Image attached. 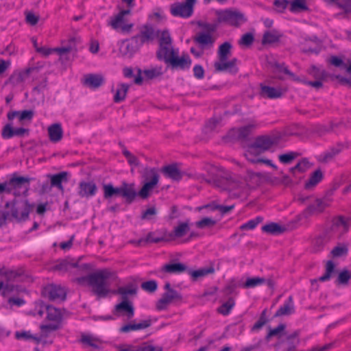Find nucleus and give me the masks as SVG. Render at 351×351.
Returning <instances> with one entry per match:
<instances>
[{
	"label": "nucleus",
	"mask_w": 351,
	"mask_h": 351,
	"mask_svg": "<svg viewBox=\"0 0 351 351\" xmlns=\"http://www.w3.org/2000/svg\"><path fill=\"white\" fill-rule=\"evenodd\" d=\"M145 182L138 195L142 199L149 197L152 190L157 186L159 181V175L154 168L146 169L144 173Z\"/></svg>",
	"instance_id": "nucleus-7"
},
{
	"label": "nucleus",
	"mask_w": 351,
	"mask_h": 351,
	"mask_svg": "<svg viewBox=\"0 0 351 351\" xmlns=\"http://www.w3.org/2000/svg\"><path fill=\"white\" fill-rule=\"evenodd\" d=\"M17 289L16 287L11 284V283H3L0 281V293L6 296L9 295L10 293H12L14 291H16Z\"/></svg>",
	"instance_id": "nucleus-52"
},
{
	"label": "nucleus",
	"mask_w": 351,
	"mask_h": 351,
	"mask_svg": "<svg viewBox=\"0 0 351 351\" xmlns=\"http://www.w3.org/2000/svg\"><path fill=\"white\" fill-rule=\"evenodd\" d=\"M71 47H60L50 49L45 47L37 48V51L44 56H48L53 51H56L60 56V59L63 60L67 58V54L71 51Z\"/></svg>",
	"instance_id": "nucleus-25"
},
{
	"label": "nucleus",
	"mask_w": 351,
	"mask_h": 351,
	"mask_svg": "<svg viewBox=\"0 0 351 351\" xmlns=\"http://www.w3.org/2000/svg\"><path fill=\"white\" fill-rule=\"evenodd\" d=\"M280 138L276 135L262 136L258 137L245 153V158L251 162H255L259 159V155L278 144Z\"/></svg>",
	"instance_id": "nucleus-2"
},
{
	"label": "nucleus",
	"mask_w": 351,
	"mask_h": 351,
	"mask_svg": "<svg viewBox=\"0 0 351 351\" xmlns=\"http://www.w3.org/2000/svg\"><path fill=\"white\" fill-rule=\"evenodd\" d=\"M12 125L13 124L10 123L3 127L1 132V136L3 138L8 139L14 136V128Z\"/></svg>",
	"instance_id": "nucleus-56"
},
{
	"label": "nucleus",
	"mask_w": 351,
	"mask_h": 351,
	"mask_svg": "<svg viewBox=\"0 0 351 351\" xmlns=\"http://www.w3.org/2000/svg\"><path fill=\"white\" fill-rule=\"evenodd\" d=\"M199 27L202 29L196 34L195 42L202 48L212 47L216 39L213 35L215 26L207 23H199Z\"/></svg>",
	"instance_id": "nucleus-6"
},
{
	"label": "nucleus",
	"mask_w": 351,
	"mask_h": 351,
	"mask_svg": "<svg viewBox=\"0 0 351 351\" xmlns=\"http://www.w3.org/2000/svg\"><path fill=\"white\" fill-rule=\"evenodd\" d=\"M34 115L32 110L23 111H10L8 113L7 117L9 121H12L14 118H18L20 124L23 125L25 121H31Z\"/></svg>",
	"instance_id": "nucleus-19"
},
{
	"label": "nucleus",
	"mask_w": 351,
	"mask_h": 351,
	"mask_svg": "<svg viewBox=\"0 0 351 351\" xmlns=\"http://www.w3.org/2000/svg\"><path fill=\"white\" fill-rule=\"evenodd\" d=\"M270 69L273 72L275 77L282 80L285 75H291L288 69L283 65L278 62H269Z\"/></svg>",
	"instance_id": "nucleus-34"
},
{
	"label": "nucleus",
	"mask_w": 351,
	"mask_h": 351,
	"mask_svg": "<svg viewBox=\"0 0 351 351\" xmlns=\"http://www.w3.org/2000/svg\"><path fill=\"white\" fill-rule=\"evenodd\" d=\"M47 176L50 178L51 186L57 187L61 191L63 190L62 184L64 182H67L68 180V173L66 171H62L54 175H48Z\"/></svg>",
	"instance_id": "nucleus-31"
},
{
	"label": "nucleus",
	"mask_w": 351,
	"mask_h": 351,
	"mask_svg": "<svg viewBox=\"0 0 351 351\" xmlns=\"http://www.w3.org/2000/svg\"><path fill=\"white\" fill-rule=\"evenodd\" d=\"M325 3L333 7H337L344 11V14H339L338 16L345 17L346 14L351 12V0H324Z\"/></svg>",
	"instance_id": "nucleus-22"
},
{
	"label": "nucleus",
	"mask_w": 351,
	"mask_h": 351,
	"mask_svg": "<svg viewBox=\"0 0 351 351\" xmlns=\"http://www.w3.org/2000/svg\"><path fill=\"white\" fill-rule=\"evenodd\" d=\"M104 82V78L101 75L88 74L84 77V84L90 88H97Z\"/></svg>",
	"instance_id": "nucleus-27"
},
{
	"label": "nucleus",
	"mask_w": 351,
	"mask_h": 351,
	"mask_svg": "<svg viewBox=\"0 0 351 351\" xmlns=\"http://www.w3.org/2000/svg\"><path fill=\"white\" fill-rule=\"evenodd\" d=\"M306 0H293L290 3L289 10L293 13H298L308 10Z\"/></svg>",
	"instance_id": "nucleus-39"
},
{
	"label": "nucleus",
	"mask_w": 351,
	"mask_h": 351,
	"mask_svg": "<svg viewBox=\"0 0 351 351\" xmlns=\"http://www.w3.org/2000/svg\"><path fill=\"white\" fill-rule=\"evenodd\" d=\"M30 179L25 177H14L9 180L10 193L15 196L25 195L29 189Z\"/></svg>",
	"instance_id": "nucleus-10"
},
{
	"label": "nucleus",
	"mask_w": 351,
	"mask_h": 351,
	"mask_svg": "<svg viewBox=\"0 0 351 351\" xmlns=\"http://www.w3.org/2000/svg\"><path fill=\"white\" fill-rule=\"evenodd\" d=\"M137 195L134 184H127L125 182L122 184L121 195L125 197L127 201L132 202Z\"/></svg>",
	"instance_id": "nucleus-33"
},
{
	"label": "nucleus",
	"mask_w": 351,
	"mask_h": 351,
	"mask_svg": "<svg viewBox=\"0 0 351 351\" xmlns=\"http://www.w3.org/2000/svg\"><path fill=\"white\" fill-rule=\"evenodd\" d=\"M5 207L9 212V217H12L17 221H25L29 215L31 210L34 208V205L28 202L27 199H16L12 203H6Z\"/></svg>",
	"instance_id": "nucleus-4"
},
{
	"label": "nucleus",
	"mask_w": 351,
	"mask_h": 351,
	"mask_svg": "<svg viewBox=\"0 0 351 351\" xmlns=\"http://www.w3.org/2000/svg\"><path fill=\"white\" fill-rule=\"evenodd\" d=\"M234 306V301L230 298L218 308V312L223 315H228Z\"/></svg>",
	"instance_id": "nucleus-49"
},
{
	"label": "nucleus",
	"mask_w": 351,
	"mask_h": 351,
	"mask_svg": "<svg viewBox=\"0 0 351 351\" xmlns=\"http://www.w3.org/2000/svg\"><path fill=\"white\" fill-rule=\"evenodd\" d=\"M216 223V221L210 217H204L202 219L195 222V226L198 228H205L213 227Z\"/></svg>",
	"instance_id": "nucleus-51"
},
{
	"label": "nucleus",
	"mask_w": 351,
	"mask_h": 351,
	"mask_svg": "<svg viewBox=\"0 0 351 351\" xmlns=\"http://www.w3.org/2000/svg\"><path fill=\"white\" fill-rule=\"evenodd\" d=\"M223 190L232 198H245L251 191L250 184L245 180L230 178L224 180Z\"/></svg>",
	"instance_id": "nucleus-3"
},
{
	"label": "nucleus",
	"mask_w": 351,
	"mask_h": 351,
	"mask_svg": "<svg viewBox=\"0 0 351 351\" xmlns=\"http://www.w3.org/2000/svg\"><path fill=\"white\" fill-rule=\"evenodd\" d=\"M328 204L322 199H315L300 215L301 217L308 218L310 216L322 213Z\"/></svg>",
	"instance_id": "nucleus-13"
},
{
	"label": "nucleus",
	"mask_w": 351,
	"mask_h": 351,
	"mask_svg": "<svg viewBox=\"0 0 351 351\" xmlns=\"http://www.w3.org/2000/svg\"><path fill=\"white\" fill-rule=\"evenodd\" d=\"M262 230L268 234H278L283 232L285 228L279 224L272 222L263 226Z\"/></svg>",
	"instance_id": "nucleus-38"
},
{
	"label": "nucleus",
	"mask_w": 351,
	"mask_h": 351,
	"mask_svg": "<svg viewBox=\"0 0 351 351\" xmlns=\"http://www.w3.org/2000/svg\"><path fill=\"white\" fill-rule=\"evenodd\" d=\"M180 297L178 293L173 289H169L162 296V298L158 301L156 304V308L158 310L165 309L173 301L179 299Z\"/></svg>",
	"instance_id": "nucleus-18"
},
{
	"label": "nucleus",
	"mask_w": 351,
	"mask_h": 351,
	"mask_svg": "<svg viewBox=\"0 0 351 351\" xmlns=\"http://www.w3.org/2000/svg\"><path fill=\"white\" fill-rule=\"evenodd\" d=\"M254 41V36L251 33H247L242 36L239 43L241 46H249L252 44Z\"/></svg>",
	"instance_id": "nucleus-59"
},
{
	"label": "nucleus",
	"mask_w": 351,
	"mask_h": 351,
	"mask_svg": "<svg viewBox=\"0 0 351 351\" xmlns=\"http://www.w3.org/2000/svg\"><path fill=\"white\" fill-rule=\"evenodd\" d=\"M285 324H280L276 328L274 329H271L267 336V338L269 339L271 337L273 336H278L281 337L285 331Z\"/></svg>",
	"instance_id": "nucleus-57"
},
{
	"label": "nucleus",
	"mask_w": 351,
	"mask_h": 351,
	"mask_svg": "<svg viewBox=\"0 0 351 351\" xmlns=\"http://www.w3.org/2000/svg\"><path fill=\"white\" fill-rule=\"evenodd\" d=\"M348 253V248L346 246L339 245L335 247L331 252L334 257H340L346 255Z\"/></svg>",
	"instance_id": "nucleus-61"
},
{
	"label": "nucleus",
	"mask_w": 351,
	"mask_h": 351,
	"mask_svg": "<svg viewBox=\"0 0 351 351\" xmlns=\"http://www.w3.org/2000/svg\"><path fill=\"white\" fill-rule=\"evenodd\" d=\"M49 326H50V324L47 323L40 326V335L37 336L38 338H40V343L43 344L52 343L51 335L56 330H52Z\"/></svg>",
	"instance_id": "nucleus-29"
},
{
	"label": "nucleus",
	"mask_w": 351,
	"mask_h": 351,
	"mask_svg": "<svg viewBox=\"0 0 351 351\" xmlns=\"http://www.w3.org/2000/svg\"><path fill=\"white\" fill-rule=\"evenodd\" d=\"M154 38V30L151 27H145L138 35L134 37L138 39V43H144L153 40Z\"/></svg>",
	"instance_id": "nucleus-36"
},
{
	"label": "nucleus",
	"mask_w": 351,
	"mask_h": 351,
	"mask_svg": "<svg viewBox=\"0 0 351 351\" xmlns=\"http://www.w3.org/2000/svg\"><path fill=\"white\" fill-rule=\"evenodd\" d=\"M234 208V206H221V205H213V204H208L202 207H199L197 209L201 210L203 208H208L210 210H219L222 213H226L231 210Z\"/></svg>",
	"instance_id": "nucleus-50"
},
{
	"label": "nucleus",
	"mask_w": 351,
	"mask_h": 351,
	"mask_svg": "<svg viewBox=\"0 0 351 351\" xmlns=\"http://www.w3.org/2000/svg\"><path fill=\"white\" fill-rule=\"evenodd\" d=\"M237 59L234 58L230 60H228L225 64H219L218 67L215 69L217 71H228L231 73H236L237 71L236 67Z\"/></svg>",
	"instance_id": "nucleus-41"
},
{
	"label": "nucleus",
	"mask_w": 351,
	"mask_h": 351,
	"mask_svg": "<svg viewBox=\"0 0 351 351\" xmlns=\"http://www.w3.org/2000/svg\"><path fill=\"white\" fill-rule=\"evenodd\" d=\"M117 277L108 269L100 270L86 276L76 278L78 283L88 284L99 297H104L110 292V286L117 282Z\"/></svg>",
	"instance_id": "nucleus-1"
},
{
	"label": "nucleus",
	"mask_w": 351,
	"mask_h": 351,
	"mask_svg": "<svg viewBox=\"0 0 351 351\" xmlns=\"http://www.w3.org/2000/svg\"><path fill=\"white\" fill-rule=\"evenodd\" d=\"M44 312H46L47 314L46 322L50 324L49 328L52 330H57L60 326L62 317L61 310L53 306L43 304L40 306L38 313L42 316Z\"/></svg>",
	"instance_id": "nucleus-9"
},
{
	"label": "nucleus",
	"mask_w": 351,
	"mask_h": 351,
	"mask_svg": "<svg viewBox=\"0 0 351 351\" xmlns=\"http://www.w3.org/2000/svg\"><path fill=\"white\" fill-rule=\"evenodd\" d=\"M167 239H168L166 236L162 234L160 231H156L149 233L145 241L149 243H158Z\"/></svg>",
	"instance_id": "nucleus-45"
},
{
	"label": "nucleus",
	"mask_w": 351,
	"mask_h": 351,
	"mask_svg": "<svg viewBox=\"0 0 351 351\" xmlns=\"http://www.w3.org/2000/svg\"><path fill=\"white\" fill-rule=\"evenodd\" d=\"M97 191V187L93 181H82L79 183L77 195L82 198H89L94 196Z\"/></svg>",
	"instance_id": "nucleus-14"
},
{
	"label": "nucleus",
	"mask_w": 351,
	"mask_h": 351,
	"mask_svg": "<svg viewBox=\"0 0 351 351\" xmlns=\"http://www.w3.org/2000/svg\"><path fill=\"white\" fill-rule=\"evenodd\" d=\"M186 269V266L179 263L168 264L164 266V270L168 273L179 274L184 271Z\"/></svg>",
	"instance_id": "nucleus-42"
},
{
	"label": "nucleus",
	"mask_w": 351,
	"mask_h": 351,
	"mask_svg": "<svg viewBox=\"0 0 351 351\" xmlns=\"http://www.w3.org/2000/svg\"><path fill=\"white\" fill-rule=\"evenodd\" d=\"M115 310L118 314L125 315L128 319L132 318L134 314L132 304L125 300L116 305Z\"/></svg>",
	"instance_id": "nucleus-24"
},
{
	"label": "nucleus",
	"mask_w": 351,
	"mask_h": 351,
	"mask_svg": "<svg viewBox=\"0 0 351 351\" xmlns=\"http://www.w3.org/2000/svg\"><path fill=\"white\" fill-rule=\"evenodd\" d=\"M138 351H162V348L158 346L144 344L141 346H138Z\"/></svg>",
	"instance_id": "nucleus-64"
},
{
	"label": "nucleus",
	"mask_w": 351,
	"mask_h": 351,
	"mask_svg": "<svg viewBox=\"0 0 351 351\" xmlns=\"http://www.w3.org/2000/svg\"><path fill=\"white\" fill-rule=\"evenodd\" d=\"M298 153L290 152L278 156L279 160L283 164H289L298 156Z\"/></svg>",
	"instance_id": "nucleus-53"
},
{
	"label": "nucleus",
	"mask_w": 351,
	"mask_h": 351,
	"mask_svg": "<svg viewBox=\"0 0 351 351\" xmlns=\"http://www.w3.org/2000/svg\"><path fill=\"white\" fill-rule=\"evenodd\" d=\"M311 74L316 79L319 80H324L327 75L323 69H318L313 66L311 71Z\"/></svg>",
	"instance_id": "nucleus-60"
},
{
	"label": "nucleus",
	"mask_w": 351,
	"mask_h": 351,
	"mask_svg": "<svg viewBox=\"0 0 351 351\" xmlns=\"http://www.w3.org/2000/svg\"><path fill=\"white\" fill-rule=\"evenodd\" d=\"M170 12L174 16L189 18L193 12V8L184 3H175L171 5Z\"/></svg>",
	"instance_id": "nucleus-16"
},
{
	"label": "nucleus",
	"mask_w": 351,
	"mask_h": 351,
	"mask_svg": "<svg viewBox=\"0 0 351 351\" xmlns=\"http://www.w3.org/2000/svg\"><path fill=\"white\" fill-rule=\"evenodd\" d=\"M129 88V86L125 84H120L118 85L116 93L114 96V101L117 103L121 102L125 98L126 93Z\"/></svg>",
	"instance_id": "nucleus-40"
},
{
	"label": "nucleus",
	"mask_w": 351,
	"mask_h": 351,
	"mask_svg": "<svg viewBox=\"0 0 351 351\" xmlns=\"http://www.w3.org/2000/svg\"><path fill=\"white\" fill-rule=\"evenodd\" d=\"M162 172L166 177L175 181L181 180L183 176V173L178 169L176 165H171L165 167L162 169Z\"/></svg>",
	"instance_id": "nucleus-28"
},
{
	"label": "nucleus",
	"mask_w": 351,
	"mask_h": 351,
	"mask_svg": "<svg viewBox=\"0 0 351 351\" xmlns=\"http://www.w3.org/2000/svg\"><path fill=\"white\" fill-rule=\"evenodd\" d=\"M284 91V90L280 88H277L269 86L261 85L262 95L270 99L280 97L282 95Z\"/></svg>",
	"instance_id": "nucleus-32"
},
{
	"label": "nucleus",
	"mask_w": 351,
	"mask_h": 351,
	"mask_svg": "<svg viewBox=\"0 0 351 351\" xmlns=\"http://www.w3.org/2000/svg\"><path fill=\"white\" fill-rule=\"evenodd\" d=\"M130 12V9L119 11L108 19L107 25L118 32H129L133 26L132 24L128 23L127 19Z\"/></svg>",
	"instance_id": "nucleus-5"
},
{
	"label": "nucleus",
	"mask_w": 351,
	"mask_h": 351,
	"mask_svg": "<svg viewBox=\"0 0 351 351\" xmlns=\"http://www.w3.org/2000/svg\"><path fill=\"white\" fill-rule=\"evenodd\" d=\"M43 294L51 300H63L66 297L64 289L56 285L46 286L44 288Z\"/></svg>",
	"instance_id": "nucleus-12"
},
{
	"label": "nucleus",
	"mask_w": 351,
	"mask_h": 351,
	"mask_svg": "<svg viewBox=\"0 0 351 351\" xmlns=\"http://www.w3.org/2000/svg\"><path fill=\"white\" fill-rule=\"evenodd\" d=\"M80 341L82 343L95 348H99L102 343L99 337L91 334L82 335Z\"/></svg>",
	"instance_id": "nucleus-35"
},
{
	"label": "nucleus",
	"mask_w": 351,
	"mask_h": 351,
	"mask_svg": "<svg viewBox=\"0 0 351 351\" xmlns=\"http://www.w3.org/2000/svg\"><path fill=\"white\" fill-rule=\"evenodd\" d=\"M217 20L232 26H239L246 21L243 13L237 10H224L217 12Z\"/></svg>",
	"instance_id": "nucleus-8"
},
{
	"label": "nucleus",
	"mask_w": 351,
	"mask_h": 351,
	"mask_svg": "<svg viewBox=\"0 0 351 351\" xmlns=\"http://www.w3.org/2000/svg\"><path fill=\"white\" fill-rule=\"evenodd\" d=\"M265 282L264 278L254 277L247 278L243 285L244 288H253L259 285H261Z\"/></svg>",
	"instance_id": "nucleus-46"
},
{
	"label": "nucleus",
	"mask_w": 351,
	"mask_h": 351,
	"mask_svg": "<svg viewBox=\"0 0 351 351\" xmlns=\"http://www.w3.org/2000/svg\"><path fill=\"white\" fill-rule=\"evenodd\" d=\"M31 71V69H27L13 72L8 79V83L14 86L22 85L29 78Z\"/></svg>",
	"instance_id": "nucleus-20"
},
{
	"label": "nucleus",
	"mask_w": 351,
	"mask_h": 351,
	"mask_svg": "<svg viewBox=\"0 0 351 351\" xmlns=\"http://www.w3.org/2000/svg\"><path fill=\"white\" fill-rule=\"evenodd\" d=\"M189 221L180 222L178 226L174 228L173 230L169 233V239H175L184 237L189 231Z\"/></svg>",
	"instance_id": "nucleus-26"
},
{
	"label": "nucleus",
	"mask_w": 351,
	"mask_h": 351,
	"mask_svg": "<svg viewBox=\"0 0 351 351\" xmlns=\"http://www.w3.org/2000/svg\"><path fill=\"white\" fill-rule=\"evenodd\" d=\"M15 337L17 339H23L25 341H33L36 343H40V338L34 335L30 331H17L15 333Z\"/></svg>",
	"instance_id": "nucleus-43"
},
{
	"label": "nucleus",
	"mask_w": 351,
	"mask_h": 351,
	"mask_svg": "<svg viewBox=\"0 0 351 351\" xmlns=\"http://www.w3.org/2000/svg\"><path fill=\"white\" fill-rule=\"evenodd\" d=\"M349 229V223L342 217H339L332 220L330 226V232L334 237H339Z\"/></svg>",
	"instance_id": "nucleus-15"
},
{
	"label": "nucleus",
	"mask_w": 351,
	"mask_h": 351,
	"mask_svg": "<svg viewBox=\"0 0 351 351\" xmlns=\"http://www.w3.org/2000/svg\"><path fill=\"white\" fill-rule=\"evenodd\" d=\"M334 270H335L334 263L331 261H328L326 263V273L324 275L322 276L319 278V280L324 282V281H326V280H329L331 276V274L333 273Z\"/></svg>",
	"instance_id": "nucleus-54"
},
{
	"label": "nucleus",
	"mask_w": 351,
	"mask_h": 351,
	"mask_svg": "<svg viewBox=\"0 0 351 351\" xmlns=\"http://www.w3.org/2000/svg\"><path fill=\"white\" fill-rule=\"evenodd\" d=\"M213 271H214V269L213 268L200 269L198 270L191 271L190 274L194 279H197L198 278L205 276L208 274H211Z\"/></svg>",
	"instance_id": "nucleus-55"
},
{
	"label": "nucleus",
	"mask_w": 351,
	"mask_h": 351,
	"mask_svg": "<svg viewBox=\"0 0 351 351\" xmlns=\"http://www.w3.org/2000/svg\"><path fill=\"white\" fill-rule=\"evenodd\" d=\"M294 311L295 309L293 298L291 296H289L287 300L285 302L283 305H282L276 311L275 316L280 317L284 315H289L293 314Z\"/></svg>",
	"instance_id": "nucleus-30"
},
{
	"label": "nucleus",
	"mask_w": 351,
	"mask_h": 351,
	"mask_svg": "<svg viewBox=\"0 0 351 351\" xmlns=\"http://www.w3.org/2000/svg\"><path fill=\"white\" fill-rule=\"evenodd\" d=\"M350 278L351 273L345 270L339 273L337 278V282L339 284H346Z\"/></svg>",
	"instance_id": "nucleus-62"
},
{
	"label": "nucleus",
	"mask_w": 351,
	"mask_h": 351,
	"mask_svg": "<svg viewBox=\"0 0 351 351\" xmlns=\"http://www.w3.org/2000/svg\"><path fill=\"white\" fill-rule=\"evenodd\" d=\"M136 292V287L133 285H129L125 287H121L118 289L117 293L125 299L128 295H134Z\"/></svg>",
	"instance_id": "nucleus-47"
},
{
	"label": "nucleus",
	"mask_w": 351,
	"mask_h": 351,
	"mask_svg": "<svg viewBox=\"0 0 351 351\" xmlns=\"http://www.w3.org/2000/svg\"><path fill=\"white\" fill-rule=\"evenodd\" d=\"M178 54V52L167 63H169L173 69L180 70L189 69L192 63L190 57L188 55H182L179 57Z\"/></svg>",
	"instance_id": "nucleus-17"
},
{
	"label": "nucleus",
	"mask_w": 351,
	"mask_h": 351,
	"mask_svg": "<svg viewBox=\"0 0 351 351\" xmlns=\"http://www.w3.org/2000/svg\"><path fill=\"white\" fill-rule=\"evenodd\" d=\"M262 221L261 217H256V219L250 220L247 223L243 224L241 226L242 230H252L256 227V226Z\"/></svg>",
	"instance_id": "nucleus-58"
},
{
	"label": "nucleus",
	"mask_w": 351,
	"mask_h": 351,
	"mask_svg": "<svg viewBox=\"0 0 351 351\" xmlns=\"http://www.w3.org/2000/svg\"><path fill=\"white\" fill-rule=\"evenodd\" d=\"M138 39L132 38L129 40H125L119 44V52L121 55L125 58H131L138 50Z\"/></svg>",
	"instance_id": "nucleus-11"
},
{
	"label": "nucleus",
	"mask_w": 351,
	"mask_h": 351,
	"mask_svg": "<svg viewBox=\"0 0 351 351\" xmlns=\"http://www.w3.org/2000/svg\"><path fill=\"white\" fill-rule=\"evenodd\" d=\"M141 287L148 292H154L157 289V283L154 280H149L142 283Z\"/></svg>",
	"instance_id": "nucleus-63"
},
{
	"label": "nucleus",
	"mask_w": 351,
	"mask_h": 351,
	"mask_svg": "<svg viewBox=\"0 0 351 351\" xmlns=\"http://www.w3.org/2000/svg\"><path fill=\"white\" fill-rule=\"evenodd\" d=\"M103 189L105 199H110L114 195H121V186L115 188L112 184H108L103 186Z\"/></svg>",
	"instance_id": "nucleus-37"
},
{
	"label": "nucleus",
	"mask_w": 351,
	"mask_h": 351,
	"mask_svg": "<svg viewBox=\"0 0 351 351\" xmlns=\"http://www.w3.org/2000/svg\"><path fill=\"white\" fill-rule=\"evenodd\" d=\"M49 138L52 143L60 141L63 137V130L59 123L50 125L47 128Z\"/></svg>",
	"instance_id": "nucleus-21"
},
{
	"label": "nucleus",
	"mask_w": 351,
	"mask_h": 351,
	"mask_svg": "<svg viewBox=\"0 0 351 351\" xmlns=\"http://www.w3.org/2000/svg\"><path fill=\"white\" fill-rule=\"evenodd\" d=\"M322 178V173L319 170L315 171L310 177L308 181L306 183V188H311L316 185L321 181Z\"/></svg>",
	"instance_id": "nucleus-48"
},
{
	"label": "nucleus",
	"mask_w": 351,
	"mask_h": 351,
	"mask_svg": "<svg viewBox=\"0 0 351 351\" xmlns=\"http://www.w3.org/2000/svg\"><path fill=\"white\" fill-rule=\"evenodd\" d=\"M232 45L229 42H225L221 44L217 51L218 58L224 59V57L229 58L231 54Z\"/></svg>",
	"instance_id": "nucleus-44"
},
{
	"label": "nucleus",
	"mask_w": 351,
	"mask_h": 351,
	"mask_svg": "<svg viewBox=\"0 0 351 351\" xmlns=\"http://www.w3.org/2000/svg\"><path fill=\"white\" fill-rule=\"evenodd\" d=\"M177 52L178 51L172 48L171 44L160 45L157 56L160 60H164L166 62H168Z\"/></svg>",
	"instance_id": "nucleus-23"
}]
</instances>
